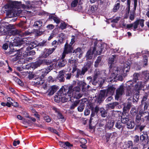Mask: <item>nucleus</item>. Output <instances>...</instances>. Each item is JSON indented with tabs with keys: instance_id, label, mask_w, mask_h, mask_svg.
Here are the masks:
<instances>
[{
	"instance_id": "1",
	"label": "nucleus",
	"mask_w": 149,
	"mask_h": 149,
	"mask_svg": "<svg viewBox=\"0 0 149 149\" xmlns=\"http://www.w3.org/2000/svg\"><path fill=\"white\" fill-rule=\"evenodd\" d=\"M81 90L79 86L73 88L72 85L69 86H63L58 91L54 96V100L58 103L61 102L63 103L67 102L68 100L72 101V98L79 99L82 96V94L79 93Z\"/></svg>"
},
{
	"instance_id": "2",
	"label": "nucleus",
	"mask_w": 149,
	"mask_h": 149,
	"mask_svg": "<svg viewBox=\"0 0 149 149\" xmlns=\"http://www.w3.org/2000/svg\"><path fill=\"white\" fill-rule=\"evenodd\" d=\"M117 60V56L116 55H113L109 59V71L111 75L110 78L107 79V80L108 81H110L111 83L116 81L117 80H121L122 79V76L119 75V72L117 68L115 66Z\"/></svg>"
},
{
	"instance_id": "3",
	"label": "nucleus",
	"mask_w": 149,
	"mask_h": 149,
	"mask_svg": "<svg viewBox=\"0 0 149 149\" xmlns=\"http://www.w3.org/2000/svg\"><path fill=\"white\" fill-rule=\"evenodd\" d=\"M24 47L21 48L20 49H18L17 51L15 50L10 52V54H13L11 56H15V57L14 58V61H16L19 59V58L22 56V54L24 57H26L27 56H29V52H26V51L24 52V51H22V50L24 49Z\"/></svg>"
},
{
	"instance_id": "4",
	"label": "nucleus",
	"mask_w": 149,
	"mask_h": 149,
	"mask_svg": "<svg viewBox=\"0 0 149 149\" xmlns=\"http://www.w3.org/2000/svg\"><path fill=\"white\" fill-rule=\"evenodd\" d=\"M41 71L40 70H39L37 71L34 74H31L29 75V77L30 79H31L32 78H34V76H37L38 77L37 78V81H34V83L36 84L40 85L42 84L43 83V81L42 79V76H41Z\"/></svg>"
},
{
	"instance_id": "5",
	"label": "nucleus",
	"mask_w": 149,
	"mask_h": 149,
	"mask_svg": "<svg viewBox=\"0 0 149 149\" xmlns=\"http://www.w3.org/2000/svg\"><path fill=\"white\" fill-rule=\"evenodd\" d=\"M95 46L93 48V53H96L98 55L102 53L106 49V45L105 44H100Z\"/></svg>"
},
{
	"instance_id": "6",
	"label": "nucleus",
	"mask_w": 149,
	"mask_h": 149,
	"mask_svg": "<svg viewBox=\"0 0 149 149\" xmlns=\"http://www.w3.org/2000/svg\"><path fill=\"white\" fill-rule=\"evenodd\" d=\"M56 63H54L53 64L47 67V68H45L41 70V76L44 77L45 75H46L53 68H56Z\"/></svg>"
},
{
	"instance_id": "7",
	"label": "nucleus",
	"mask_w": 149,
	"mask_h": 149,
	"mask_svg": "<svg viewBox=\"0 0 149 149\" xmlns=\"http://www.w3.org/2000/svg\"><path fill=\"white\" fill-rule=\"evenodd\" d=\"M125 88L123 86L121 85L116 91V94L115 99L118 100L119 97L124 94Z\"/></svg>"
},
{
	"instance_id": "8",
	"label": "nucleus",
	"mask_w": 149,
	"mask_h": 149,
	"mask_svg": "<svg viewBox=\"0 0 149 149\" xmlns=\"http://www.w3.org/2000/svg\"><path fill=\"white\" fill-rule=\"evenodd\" d=\"M73 47L71 45L66 44L65 45L64 49L62 55V58H64L66 54L71 53L73 50Z\"/></svg>"
},
{
	"instance_id": "9",
	"label": "nucleus",
	"mask_w": 149,
	"mask_h": 149,
	"mask_svg": "<svg viewBox=\"0 0 149 149\" xmlns=\"http://www.w3.org/2000/svg\"><path fill=\"white\" fill-rule=\"evenodd\" d=\"M21 5V3L20 2L10 1L8 3V7L10 8H19Z\"/></svg>"
},
{
	"instance_id": "10",
	"label": "nucleus",
	"mask_w": 149,
	"mask_h": 149,
	"mask_svg": "<svg viewBox=\"0 0 149 149\" xmlns=\"http://www.w3.org/2000/svg\"><path fill=\"white\" fill-rule=\"evenodd\" d=\"M54 50V48L45 49L44 51V53L42 55L43 57L45 58H47L52 53Z\"/></svg>"
},
{
	"instance_id": "11",
	"label": "nucleus",
	"mask_w": 149,
	"mask_h": 149,
	"mask_svg": "<svg viewBox=\"0 0 149 149\" xmlns=\"http://www.w3.org/2000/svg\"><path fill=\"white\" fill-rule=\"evenodd\" d=\"M108 95L106 90H101L99 95L98 100L100 101H101L104 99L105 97Z\"/></svg>"
},
{
	"instance_id": "12",
	"label": "nucleus",
	"mask_w": 149,
	"mask_h": 149,
	"mask_svg": "<svg viewBox=\"0 0 149 149\" xmlns=\"http://www.w3.org/2000/svg\"><path fill=\"white\" fill-rule=\"evenodd\" d=\"M143 105L142 104L140 105L138 108V110L139 111V113L141 115L142 117L145 119L146 118L145 116L148 115V112L147 111H145L142 109V108L143 107Z\"/></svg>"
},
{
	"instance_id": "13",
	"label": "nucleus",
	"mask_w": 149,
	"mask_h": 149,
	"mask_svg": "<svg viewBox=\"0 0 149 149\" xmlns=\"http://www.w3.org/2000/svg\"><path fill=\"white\" fill-rule=\"evenodd\" d=\"M116 88L115 86L112 85L109 87L106 90L107 93L108 95H112L114 93Z\"/></svg>"
},
{
	"instance_id": "14",
	"label": "nucleus",
	"mask_w": 149,
	"mask_h": 149,
	"mask_svg": "<svg viewBox=\"0 0 149 149\" xmlns=\"http://www.w3.org/2000/svg\"><path fill=\"white\" fill-rule=\"evenodd\" d=\"M57 86L54 85L51 86L48 90V95H52L57 90Z\"/></svg>"
},
{
	"instance_id": "15",
	"label": "nucleus",
	"mask_w": 149,
	"mask_h": 149,
	"mask_svg": "<svg viewBox=\"0 0 149 149\" xmlns=\"http://www.w3.org/2000/svg\"><path fill=\"white\" fill-rule=\"evenodd\" d=\"M126 116L123 114L121 117V121L122 123H127L129 120V115L128 114L127 115L126 114Z\"/></svg>"
},
{
	"instance_id": "16",
	"label": "nucleus",
	"mask_w": 149,
	"mask_h": 149,
	"mask_svg": "<svg viewBox=\"0 0 149 149\" xmlns=\"http://www.w3.org/2000/svg\"><path fill=\"white\" fill-rule=\"evenodd\" d=\"M25 4H21V6L24 9L29 10L31 7V4L30 1L25 2Z\"/></svg>"
},
{
	"instance_id": "17",
	"label": "nucleus",
	"mask_w": 149,
	"mask_h": 149,
	"mask_svg": "<svg viewBox=\"0 0 149 149\" xmlns=\"http://www.w3.org/2000/svg\"><path fill=\"white\" fill-rule=\"evenodd\" d=\"M92 65V63L91 61H87L85 63L84 66L82 68L86 72L88 69L91 68Z\"/></svg>"
},
{
	"instance_id": "18",
	"label": "nucleus",
	"mask_w": 149,
	"mask_h": 149,
	"mask_svg": "<svg viewBox=\"0 0 149 149\" xmlns=\"http://www.w3.org/2000/svg\"><path fill=\"white\" fill-rule=\"evenodd\" d=\"M64 58H62L61 57V59H60L57 64V66L59 67H64L66 63V61L64 59Z\"/></svg>"
},
{
	"instance_id": "19",
	"label": "nucleus",
	"mask_w": 149,
	"mask_h": 149,
	"mask_svg": "<svg viewBox=\"0 0 149 149\" xmlns=\"http://www.w3.org/2000/svg\"><path fill=\"white\" fill-rule=\"evenodd\" d=\"M42 61L39 60L37 61L32 64V68H36L38 67H40V66L42 64Z\"/></svg>"
},
{
	"instance_id": "20",
	"label": "nucleus",
	"mask_w": 149,
	"mask_h": 149,
	"mask_svg": "<svg viewBox=\"0 0 149 149\" xmlns=\"http://www.w3.org/2000/svg\"><path fill=\"white\" fill-rule=\"evenodd\" d=\"M102 72L98 70H96L94 73L93 78L97 79L98 78L102 77Z\"/></svg>"
},
{
	"instance_id": "21",
	"label": "nucleus",
	"mask_w": 149,
	"mask_h": 149,
	"mask_svg": "<svg viewBox=\"0 0 149 149\" xmlns=\"http://www.w3.org/2000/svg\"><path fill=\"white\" fill-rule=\"evenodd\" d=\"M135 126V123L132 120H130L127 123V128L129 129H133Z\"/></svg>"
},
{
	"instance_id": "22",
	"label": "nucleus",
	"mask_w": 149,
	"mask_h": 149,
	"mask_svg": "<svg viewBox=\"0 0 149 149\" xmlns=\"http://www.w3.org/2000/svg\"><path fill=\"white\" fill-rule=\"evenodd\" d=\"M77 85L80 86H82V89L83 91H85L86 90V87L85 88V86L86 85V84L84 81H78L77 83Z\"/></svg>"
},
{
	"instance_id": "23",
	"label": "nucleus",
	"mask_w": 149,
	"mask_h": 149,
	"mask_svg": "<svg viewBox=\"0 0 149 149\" xmlns=\"http://www.w3.org/2000/svg\"><path fill=\"white\" fill-rule=\"evenodd\" d=\"M118 103L116 102H114L112 103H110L107 104V107L108 109H113L117 106L118 105Z\"/></svg>"
},
{
	"instance_id": "24",
	"label": "nucleus",
	"mask_w": 149,
	"mask_h": 149,
	"mask_svg": "<svg viewBox=\"0 0 149 149\" xmlns=\"http://www.w3.org/2000/svg\"><path fill=\"white\" fill-rule=\"evenodd\" d=\"M130 68V66L129 63L127 62V64L126 63H125L124 64V66L123 68V72L125 73L129 71Z\"/></svg>"
},
{
	"instance_id": "25",
	"label": "nucleus",
	"mask_w": 149,
	"mask_h": 149,
	"mask_svg": "<svg viewBox=\"0 0 149 149\" xmlns=\"http://www.w3.org/2000/svg\"><path fill=\"white\" fill-rule=\"evenodd\" d=\"M142 76L145 79L144 81H147L149 79V73L147 71L143 72H142Z\"/></svg>"
},
{
	"instance_id": "26",
	"label": "nucleus",
	"mask_w": 149,
	"mask_h": 149,
	"mask_svg": "<svg viewBox=\"0 0 149 149\" xmlns=\"http://www.w3.org/2000/svg\"><path fill=\"white\" fill-rule=\"evenodd\" d=\"M80 102L79 100H77L76 101H74V102L72 103L71 105L70 109H73L76 107L79 104Z\"/></svg>"
},
{
	"instance_id": "27",
	"label": "nucleus",
	"mask_w": 149,
	"mask_h": 149,
	"mask_svg": "<svg viewBox=\"0 0 149 149\" xmlns=\"http://www.w3.org/2000/svg\"><path fill=\"white\" fill-rule=\"evenodd\" d=\"M37 45L34 42H31L29 44V46L27 47L26 49L27 51L29 50L33 49L34 47H36L37 46Z\"/></svg>"
},
{
	"instance_id": "28",
	"label": "nucleus",
	"mask_w": 149,
	"mask_h": 149,
	"mask_svg": "<svg viewBox=\"0 0 149 149\" xmlns=\"http://www.w3.org/2000/svg\"><path fill=\"white\" fill-rule=\"evenodd\" d=\"M64 74V72L63 71H60L58 75V79L62 82L64 81L65 79L63 77V76Z\"/></svg>"
},
{
	"instance_id": "29",
	"label": "nucleus",
	"mask_w": 149,
	"mask_h": 149,
	"mask_svg": "<svg viewBox=\"0 0 149 149\" xmlns=\"http://www.w3.org/2000/svg\"><path fill=\"white\" fill-rule=\"evenodd\" d=\"M95 54V53H93V50H92V52H91V50L88 51V52H87L86 57V58L88 59H91L92 58V55L94 54Z\"/></svg>"
},
{
	"instance_id": "30",
	"label": "nucleus",
	"mask_w": 149,
	"mask_h": 149,
	"mask_svg": "<svg viewBox=\"0 0 149 149\" xmlns=\"http://www.w3.org/2000/svg\"><path fill=\"white\" fill-rule=\"evenodd\" d=\"M116 2H118V3L116 4L114 6V8L113 9V11L114 12H116L119 9L120 7V3H119L120 2V1L119 0H118Z\"/></svg>"
},
{
	"instance_id": "31",
	"label": "nucleus",
	"mask_w": 149,
	"mask_h": 149,
	"mask_svg": "<svg viewBox=\"0 0 149 149\" xmlns=\"http://www.w3.org/2000/svg\"><path fill=\"white\" fill-rule=\"evenodd\" d=\"M100 112L102 116L105 117L107 116V112L104 108H101L100 109Z\"/></svg>"
},
{
	"instance_id": "32",
	"label": "nucleus",
	"mask_w": 149,
	"mask_h": 149,
	"mask_svg": "<svg viewBox=\"0 0 149 149\" xmlns=\"http://www.w3.org/2000/svg\"><path fill=\"white\" fill-rule=\"evenodd\" d=\"M86 72V71L82 68L81 70H79L77 72L76 75L77 77H79L80 75H84Z\"/></svg>"
},
{
	"instance_id": "33",
	"label": "nucleus",
	"mask_w": 149,
	"mask_h": 149,
	"mask_svg": "<svg viewBox=\"0 0 149 149\" xmlns=\"http://www.w3.org/2000/svg\"><path fill=\"white\" fill-rule=\"evenodd\" d=\"M10 34L13 36L19 34L20 33L19 31L17 29L10 30Z\"/></svg>"
},
{
	"instance_id": "34",
	"label": "nucleus",
	"mask_w": 149,
	"mask_h": 149,
	"mask_svg": "<svg viewBox=\"0 0 149 149\" xmlns=\"http://www.w3.org/2000/svg\"><path fill=\"white\" fill-rule=\"evenodd\" d=\"M6 30L5 27L3 25H1L0 26V32L2 35H5Z\"/></svg>"
},
{
	"instance_id": "35",
	"label": "nucleus",
	"mask_w": 149,
	"mask_h": 149,
	"mask_svg": "<svg viewBox=\"0 0 149 149\" xmlns=\"http://www.w3.org/2000/svg\"><path fill=\"white\" fill-rule=\"evenodd\" d=\"M115 125L116 127L118 129L123 128V126L122 125V122H121L120 121H118L116 123Z\"/></svg>"
},
{
	"instance_id": "36",
	"label": "nucleus",
	"mask_w": 149,
	"mask_h": 149,
	"mask_svg": "<svg viewBox=\"0 0 149 149\" xmlns=\"http://www.w3.org/2000/svg\"><path fill=\"white\" fill-rule=\"evenodd\" d=\"M73 52L76 54L77 56L79 54H80L81 53H83L82 49L81 48L79 47H78L75 49L74 50Z\"/></svg>"
},
{
	"instance_id": "37",
	"label": "nucleus",
	"mask_w": 149,
	"mask_h": 149,
	"mask_svg": "<svg viewBox=\"0 0 149 149\" xmlns=\"http://www.w3.org/2000/svg\"><path fill=\"white\" fill-rule=\"evenodd\" d=\"M42 22L41 21L39 20L34 22V26L38 27H41L42 26Z\"/></svg>"
},
{
	"instance_id": "38",
	"label": "nucleus",
	"mask_w": 149,
	"mask_h": 149,
	"mask_svg": "<svg viewBox=\"0 0 149 149\" xmlns=\"http://www.w3.org/2000/svg\"><path fill=\"white\" fill-rule=\"evenodd\" d=\"M114 124V123L113 122H108L106 124V127L109 129H110L112 127Z\"/></svg>"
},
{
	"instance_id": "39",
	"label": "nucleus",
	"mask_w": 149,
	"mask_h": 149,
	"mask_svg": "<svg viewBox=\"0 0 149 149\" xmlns=\"http://www.w3.org/2000/svg\"><path fill=\"white\" fill-rule=\"evenodd\" d=\"M47 41L43 40L42 42L38 43L37 45V46L39 47H42L46 46L47 45Z\"/></svg>"
},
{
	"instance_id": "40",
	"label": "nucleus",
	"mask_w": 149,
	"mask_h": 149,
	"mask_svg": "<svg viewBox=\"0 0 149 149\" xmlns=\"http://www.w3.org/2000/svg\"><path fill=\"white\" fill-rule=\"evenodd\" d=\"M97 82L98 84L100 86H101L102 84L104 82V80L102 78V77L97 79Z\"/></svg>"
},
{
	"instance_id": "41",
	"label": "nucleus",
	"mask_w": 149,
	"mask_h": 149,
	"mask_svg": "<svg viewBox=\"0 0 149 149\" xmlns=\"http://www.w3.org/2000/svg\"><path fill=\"white\" fill-rule=\"evenodd\" d=\"M102 57L101 56H98L95 62V66L96 67L98 66L99 64L100 63L101 61Z\"/></svg>"
},
{
	"instance_id": "42",
	"label": "nucleus",
	"mask_w": 149,
	"mask_h": 149,
	"mask_svg": "<svg viewBox=\"0 0 149 149\" xmlns=\"http://www.w3.org/2000/svg\"><path fill=\"white\" fill-rule=\"evenodd\" d=\"M132 24H133V30L135 31L136 29L138 28L139 25V22L138 20H136L133 23H132Z\"/></svg>"
},
{
	"instance_id": "43",
	"label": "nucleus",
	"mask_w": 149,
	"mask_h": 149,
	"mask_svg": "<svg viewBox=\"0 0 149 149\" xmlns=\"http://www.w3.org/2000/svg\"><path fill=\"white\" fill-rule=\"evenodd\" d=\"M57 117L58 119H61V121L63 122L65 121V119L61 113L60 112L57 114Z\"/></svg>"
},
{
	"instance_id": "44",
	"label": "nucleus",
	"mask_w": 149,
	"mask_h": 149,
	"mask_svg": "<svg viewBox=\"0 0 149 149\" xmlns=\"http://www.w3.org/2000/svg\"><path fill=\"white\" fill-rule=\"evenodd\" d=\"M139 76V74L137 73H135L133 74V81L135 82L136 84H138L136 83V82H137V81L138 80V77ZM136 84H135L136 85Z\"/></svg>"
},
{
	"instance_id": "45",
	"label": "nucleus",
	"mask_w": 149,
	"mask_h": 149,
	"mask_svg": "<svg viewBox=\"0 0 149 149\" xmlns=\"http://www.w3.org/2000/svg\"><path fill=\"white\" fill-rule=\"evenodd\" d=\"M141 115L140 114L139 112V113L137 114L136 116V121L137 123H139L140 122L141 119Z\"/></svg>"
},
{
	"instance_id": "46",
	"label": "nucleus",
	"mask_w": 149,
	"mask_h": 149,
	"mask_svg": "<svg viewBox=\"0 0 149 149\" xmlns=\"http://www.w3.org/2000/svg\"><path fill=\"white\" fill-rule=\"evenodd\" d=\"M51 18L53 19L56 24H58L60 22L59 19L57 17L52 16L51 17Z\"/></svg>"
},
{
	"instance_id": "47",
	"label": "nucleus",
	"mask_w": 149,
	"mask_h": 149,
	"mask_svg": "<svg viewBox=\"0 0 149 149\" xmlns=\"http://www.w3.org/2000/svg\"><path fill=\"white\" fill-rule=\"evenodd\" d=\"M59 143L60 146L62 148V149H67L65 142H62L61 141H59Z\"/></svg>"
},
{
	"instance_id": "48",
	"label": "nucleus",
	"mask_w": 149,
	"mask_h": 149,
	"mask_svg": "<svg viewBox=\"0 0 149 149\" xmlns=\"http://www.w3.org/2000/svg\"><path fill=\"white\" fill-rule=\"evenodd\" d=\"M52 45L54 47L52 48H54L55 50L57 47V45H58V43L57 42V41L54 40L52 43Z\"/></svg>"
},
{
	"instance_id": "49",
	"label": "nucleus",
	"mask_w": 149,
	"mask_h": 149,
	"mask_svg": "<svg viewBox=\"0 0 149 149\" xmlns=\"http://www.w3.org/2000/svg\"><path fill=\"white\" fill-rule=\"evenodd\" d=\"M131 107V105L130 104H128L127 106L124 107L123 109L124 112L128 111Z\"/></svg>"
},
{
	"instance_id": "50",
	"label": "nucleus",
	"mask_w": 149,
	"mask_h": 149,
	"mask_svg": "<svg viewBox=\"0 0 149 149\" xmlns=\"http://www.w3.org/2000/svg\"><path fill=\"white\" fill-rule=\"evenodd\" d=\"M78 3V0H74L72 2L71 6L72 7H75Z\"/></svg>"
},
{
	"instance_id": "51",
	"label": "nucleus",
	"mask_w": 149,
	"mask_h": 149,
	"mask_svg": "<svg viewBox=\"0 0 149 149\" xmlns=\"http://www.w3.org/2000/svg\"><path fill=\"white\" fill-rule=\"evenodd\" d=\"M139 22V23L140 25L141 26L142 28L144 26V22L145 20L143 19H139L137 20Z\"/></svg>"
},
{
	"instance_id": "52",
	"label": "nucleus",
	"mask_w": 149,
	"mask_h": 149,
	"mask_svg": "<svg viewBox=\"0 0 149 149\" xmlns=\"http://www.w3.org/2000/svg\"><path fill=\"white\" fill-rule=\"evenodd\" d=\"M8 16L9 17H13L15 15V14L12 11H9L8 12Z\"/></svg>"
},
{
	"instance_id": "53",
	"label": "nucleus",
	"mask_w": 149,
	"mask_h": 149,
	"mask_svg": "<svg viewBox=\"0 0 149 149\" xmlns=\"http://www.w3.org/2000/svg\"><path fill=\"white\" fill-rule=\"evenodd\" d=\"M66 24L65 22L61 23L60 25V28L63 30L66 28Z\"/></svg>"
},
{
	"instance_id": "54",
	"label": "nucleus",
	"mask_w": 149,
	"mask_h": 149,
	"mask_svg": "<svg viewBox=\"0 0 149 149\" xmlns=\"http://www.w3.org/2000/svg\"><path fill=\"white\" fill-rule=\"evenodd\" d=\"M42 63L44 62V63H45L46 65H51L52 64H53L54 63H52L51 62V61H49V60H42Z\"/></svg>"
},
{
	"instance_id": "55",
	"label": "nucleus",
	"mask_w": 149,
	"mask_h": 149,
	"mask_svg": "<svg viewBox=\"0 0 149 149\" xmlns=\"http://www.w3.org/2000/svg\"><path fill=\"white\" fill-rule=\"evenodd\" d=\"M146 134L144 135V136L143 135H141L140 137V139L141 141H143L146 140V139L148 137V136H146Z\"/></svg>"
},
{
	"instance_id": "56",
	"label": "nucleus",
	"mask_w": 149,
	"mask_h": 149,
	"mask_svg": "<svg viewBox=\"0 0 149 149\" xmlns=\"http://www.w3.org/2000/svg\"><path fill=\"white\" fill-rule=\"evenodd\" d=\"M134 143H137L139 141V137L138 136L136 135L134 136Z\"/></svg>"
},
{
	"instance_id": "57",
	"label": "nucleus",
	"mask_w": 149,
	"mask_h": 149,
	"mask_svg": "<svg viewBox=\"0 0 149 149\" xmlns=\"http://www.w3.org/2000/svg\"><path fill=\"white\" fill-rule=\"evenodd\" d=\"M72 38L71 39V41L70 43V45H73L74 44V43L75 42V37L73 36H72Z\"/></svg>"
},
{
	"instance_id": "58",
	"label": "nucleus",
	"mask_w": 149,
	"mask_h": 149,
	"mask_svg": "<svg viewBox=\"0 0 149 149\" xmlns=\"http://www.w3.org/2000/svg\"><path fill=\"white\" fill-rule=\"evenodd\" d=\"M92 82L93 85L94 86L96 85L97 84H98L97 79L94 78H93V81Z\"/></svg>"
},
{
	"instance_id": "59",
	"label": "nucleus",
	"mask_w": 149,
	"mask_h": 149,
	"mask_svg": "<svg viewBox=\"0 0 149 149\" xmlns=\"http://www.w3.org/2000/svg\"><path fill=\"white\" fill-rule=\"evenodd\" d=\"M76 60L73 58L72 57L69 60V62L71 64H73L75 63Z\"/></svg>"
},
{
	"instance_id": "60",
	"label": "nucleus",
	"mask_w": 149,
	"mask_h": 149,
	"mask_svg": "<svg viewBox=\"0 0 149 149\" xmlns=\"http://www.w3.org/2000/svg\"><path fill=\"white\" fill-rule=\"evenodd\" d=\"M54 26L52 24L48 25L46 27L48 29L51 30L53 29L54 28Z\"/></svg>"
},
{
	"instance_id": "61",
	"label": "nucleus",
	"mask_w": 149,
	"mask_h": 149,
	"mask_svg": "<svg viewBox=\"0 0 149 149\" xmlns=\"http://www.w3.org/2000/svg\"><path fill=\"white\" fill-rule=\"evenodd\" d=\"M97 9L96 7L95 6H91L90 8V10L92 13L94 12L95 10Z\"/></svg>"
},
{
	"instance_id": "62",
	"label": "nucleus",
	"mask_w": 149,
	"mask_h": 149,
	"mask_svg": "<svg viewBox=\"0 0 149 149\" xmlns=\"http://www.w3.org/2000/svg\"><path fill=\"white\" fill-rule=\"evenodd\" d=\"M80 142L83 145L87 143V141L84 139H81L80 140Z\"/></svg>"
},
{
	"instance_id": "63",
	"label": "nucleus",
	"mask_w": 149,
	"mask_h": 149,
	"mask_svg": "<svg viewBox=\"0 0 149 149\" xmlns=\"http://www.w3.org/2000/svg\"><path fill=\"white\" fill-rule=\"evenodd\" d=\"M146 127V126L145 125H141L139 126V128L140 131L141 132Z\"/></svg>"
},
{
	"instance_id": "64",
	"label": "nucleus",
	"mask_w": 149,
	"mask_h": 149,
	"mask_svg": "<svg viewBox=\"0 0 149 149\" xmlns=\"http://www.w3.org/2000/svg\"><path fill=\"white\" fill-rule=\"evenodd\" d=\"M44 118V120L47 122H49L51 120L50 118L48 116H45Z\"/></svg>"
}]
</instances>
